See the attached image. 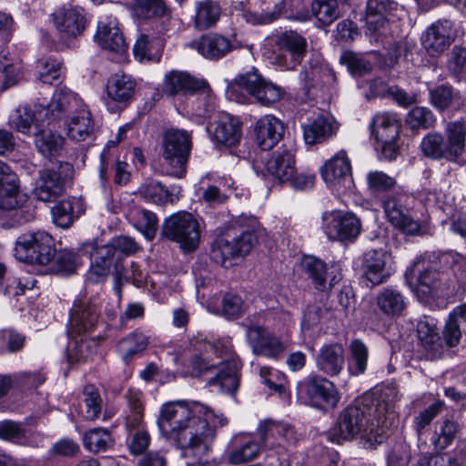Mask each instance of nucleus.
Returning a JSON list of instances; mask_svg holds the SVG:
<instances>
[{
    "label": "nucleus",
    "instance_id": "nucleus-58",
    "mask_svg": "<svg viewBox=\"0 0 466 466\" xmlns=\"http://www.w3.org/2000/svg\"><path fill=\"white\" fill-rule=\"evenodd\" d=\"M456 94L452 86L447 84L430 89L431 104L440 112H443L449 108Z\"/></svg>",
    "mask_w": 466,
    "mask_h": 466
},
{
    "label": "nucleus",
    "instance_id": "nucleus-37",
    "mask_svg": "<svg viewBox=\"0 0 466 466\" xmlns=\"http://www.w3.org/2000/svg\"><path fill=\"white\" fill-rule=\"evenodd\" d=\"M302 128L305 143L315 145L322 143L332 137L336 133L338 127L329 118L319 116L303 125Z\"/></svg>",
    "mask_w": 466,
    "mask_h": 466
},
{
    "label": "nucleus",
    "instance_id": "nucleus-12",
    "mask_svg": "<svg viewBox=\"0 0 466 466\" xmlns=\"http://www.w3.org/2000/svg\"><path fill=\"white\" fill-rule=\"evenodd\" d=\"M321 220L322 231L330 240L353 241L361 231V221L352 212L325 211Z\"/></svg>",
    "mask_w": 466,
    "mask_h": 466
},
{
    "label": "nucleus",
    "instance_id": "nucleus-16",
    "mask_svg": "<svg viewBox=\"0 0 466 466\" xmlns=\"http://www.w3.org/2000/svg\"><path fill=\"white\" fill-rule=\"evenodd\" d=\"M400 124L395 114L379 113L373 117L371 132L381 144L383 153L390 158L396 157L395 142L399 137Z\"/></svg>",
    "mask_w": 466,
    "mask_h": 466
},
{
    "label": "nucleus",
    "instance_id": "nucleus-36",
    "mask_svg": "<svg viewBox=\"0 0 466 466\" xmlns=\"http://www.w3.org/2000/svg\"><path fill=\"white\" fill-rule=\"evenodd\" d=\"M213 137L227 147L237 145L241 137V122L231 115H220L216 122Z\"/></svg>",
    "mask_w": 466,
    "mask_h": 466
},
{
    "label": "nucleus",
    "instance_id": "nucleus-31",
    "mask_svg": "<svg viewBox=\"0 0 466 466\" xmlns=\"http://www.w3.org/2000/svg\"><path fill=\"white\" fill-rule=\"evenodd\" d=\"M446 289L443 275L437 270L429 269L420 274L413 292L421 303L426 304L442 296Z\"/></svg>",
    "mask_w": 466,
    "mask_h": 466
},
{
    "label": "nucleus",
    "instance_id": "nucleus-34",
    "mask_svg": "<svg viewBox=\"0 0 466 466\" xmlns=\"http://www.w3.org/2000/svg\"><path fill=\"white\" fill-rule=\"evenodd\" d=\"M88 248L95 249L94 253H91V266L86 273V280L91 283L104 282L114 264H116V282L120 281V269L116 264V261L111 256H102L100 254V247L96 248L93 244L89 243L85 246L86 252H88Z\"/></svg>",
    "mask_w": 466,
    "mask_h": 466
},
{
    "label": "nucleus",
    "instance_id": "nucleus-39",
    "mask_svg": "<svg viewBox=\"0 0 466 466\" xmlns=\"http://www.w3.org/2000/svg\"><path fill=\"white\" fill-rule=\"evenodd\" d=\"M376 304L386 316H400L407 302L403 294L391 287L383 288L376 296Z\"/></svg>",
    "mask_w": 466,
    "mask_h": 466
},
{
    "label": "nucleus",
    "instance_id": "nucleus-7",
    "mask_svg": "<svg viewBox=\"0 0 466 466\" xmlns=\"http://www.w3.org/2000/svg\"><path fill=\"white\" fill-rule=\"evenodd\" d=\"M188 367L195 377L216 371L208 383L218 385L222 391L233 394L238 388V368L234 361L212 362L206 356L196 353L190 357Z\"/></svg>",
    "mask_w": 466,
    "mask_h": 466
},
{
    "label": "nucleus",
    "instance_id": "nucleus-26",
    "mask_svg": "<svg viewBox=\"0 0 466 466\" xmlns=\"http://www.w3.org/2000/svg\"><path fill=\"white\" fill-rule=\"evenodd\" d=\"M206 86V80L198 79L187 72L172 70L168 72L163 81L162 91L167 96L182 95H195L199 88Z\"/></svg>",
    "mask_w": 466,
    "mask_h": 466
},
{
    "label": "nucleus",
    "instance_id": "nucleus-11",
    "mask_svg": "<svg viewBox=\"0 0 466 466\" xmlns=\"http://www.w3.org/2000/svg\"><path fill=\"white\" fill-rule=\"evenodd\" d=\"M72 173L68 163L45 167L38 170L33 193L42 202H53L65 191L66 181Z\"/></svg>",
    "mask_w": 466,
    "mask_h": 466
},
{
    "label": "nucleus",
    "instance_id": "nucleus-49",
    "mask_svg": "<svg viewBox=\"0 0 466 466\" xmlns=\"http://www.w3.org/2000/svg\"><path fill=\"white\" fill-rule=\"evenodd\" d=\"M38 79L52 85L54 81L60 80L65 74L63 63L56 57L50 56L37 61Z\"/></svg>",
    "mask_w": 466,
    "mask_h": 466
},
{
    "label": "nucleus",
    "instance_id": "nucleus-10",
    "mask_svg": "<svg viewBox=\"0 0 466 466\" xmlns=\"http://www.w3.org/2000/svg\"><path fill=\"white\" fill-rule=\"evenodd\" d=\"M410 196L401 187L387 194L382 199V208L389 222L406 234L417 235L420 231V223L415 220L409 211Z\"/></svg>",
    "mask_w": 466,
    "mask_h": 466
},
{
    "label": "nucleus",
    "instance_id": "nucleus-2",
    "mask_svg": "<svg viewBox=\"0 0 466 466\" xmlns=\"http://www.w3.org/2000/svg\"><path fill=\"white\" fill-rule=\"evenodd\" d=\"M390 410L388 404L380 400L374 403L370 396L357 400L339 412L329 431L331 441L340 443L360 437L370 446L382 442L383 428L387 427L386 415H393Z\"/></svg>",
    "mask_w": 466,
    "mask_h": 466
},
{
    "label": "nucleus",
    "instance_id": "nucleus-44",
    "mask_svg": "<svg viewBox=\"0 0 466 466\" xmlns=\"http://www.w3.org/2000/svg\"><path fill=\"white\" fill-rule=\"evenodd\" d=\"M128 219L147 239L152 240L155 238L158 228V219L153 212L134 208L129 212Z\"/></svg>",
    "mask_w": 466,
    "mask_h": 466
},
{
    "label": "nucleus",
    "instance_id": "nucleus-20",
    "mask_svg": "<svg viewBox=\"0 0 466 466\" xmlns=\"http://www.w3.org/2000/svg\"><path fill=\"white\" fill-rule=\"evenodd\" d=\"M301 267L315 288L319 290H326L333 287L341 279L340 268L338 264H331L329 267L319 258L313 256H306L301 260Z\"/></svg>",
    "mask_w": 466,
    "mask_h": 466
},
{
    "label": "nucleus",
    "instance_id": "nucleus-51",
    "mask_svg": "<svg viewBox=\"0 0 466 466\" xmlns=\"http://www.w3.org/2000/svg\"><path fill=\"white\" fill-rule=\"evenodd\" d=\"M138 249V245L134 238L127 236H119L110 240L107 245L100 247L102 256H111L116 261L117 256L123 254L129 256Z\"/></svg>",
    "mask_w": 466,
    "mask_h": 466
},
{
    "label": "nucleus",
    "instance_id": "nucleus-55",
    "mask_svg": "<svg viewBox=\"0 0 466 466\" xmlns=\"http://www.w3.org/2000/svg\"><path fill=\"white\" fill-rule=\"evenodd\" d=\"M166 9L163 0H134L132 5L133 15L141 19L162 16Z\"/></svg>",
    "mask_w": 466,
    "mask_h": 466
},
{
    "label": "nucleus",
    "instance_id": "nucleus-63",
    "mask_svg": "<svg viewBox=\"0 0 466 466\" xmlns=\"http://www.w3.org/2000/svg\"><path fill=\"white\" fill-rule=\"evenodd\" d=\"M197 95L196 102L197 107L195 108L196 115L206 117L216 108L215 96L212 94L211 88L206 81V86L199 88L195 93Z\"/></svg>",
    "mask_w": 466,
    "mask_h": 466
},
{
    "label": "nucleus",
    "instance_id": "nucleus-61",
    "mask_svg": "<svg viewBox=\"0 0 466 466\" xmlns=\"http://www.w3.org/2000/svg\"><path fill=\"white\" fill-rule=\"evenodd\" d=\"M83 397L86 408V419L96 420L102 410V399L98 390L94 385H86L83 390Z\"/></svg>",
    "mask_w": 466,
    "mask_h": 466
},
{
    "label": "nucleus",
    "instance_id": "nucleus-22",
    "mask_svg": "<svg viewBox=\"0 0 466 466\" xmlns=\"http://www.w3.org/2000/svg\"><path fill=\"white\" fill-rule=\"evenodd\" d=\"M94 39L103 49L112 52L123 53L127 48L118 21L112 16H106L98 22Z\"/></svg>",
    "mask_w": 466,
    "mask_h": 466
},
{
    "label": "nucleus",
    "instance_id": "nucleus-60",
    "mask_svg": "<svg viewBox=\"0 0 466 466\" xmlns=\"http://www.w3.org/2000/svg\"><path fill=\"white\" fill-rule=\"evenodd\" d=\"M340 61L347 66L349 72L353 76H363L370 74L372 70V66L370 61L353 52L343 53Z\"/></svg>",
    "mask_w": 466,
    "mask_h": 466
},
{
    "label": "nucleus",
    "instance_id": "nucleus-56",
    "mask_svg": "<svg viewBox=\"0 0 466 466\" xmlns=\"http://www.w3.org/2000/svg\"><path fill=\"white\" fill-rule=\"evenodd\" d=\"M459 424L451 419H444L441 420L435 430L436 438L433 440V444L436 449L444 450L456 438L459 432Z\"/></svg>",
    "mask_w": 466,
    "mask_h": 466
},
{
    "label": "nucleus",
    "instance_id": "nucleus-24",
    "mask_svg": "<svg viewBox=\"0 0 466 466\" xmlns=\"http://www.w3.org/2000/svg\"><path fill=\"white\" fill-rule=\"evenodd\" d=\"M247 339L256 355L276 358L285 350V346L279 339L260 326L248 328Z\"/></svg>",
    "mask_w": 466,
    "mask_h": 466
},
{
    "label": "nucleus",
    "instance_id": "nucleus-45",
    "mask_svg": "<svg viewBox=\"0 0 466 466\" xmlns=\"http://www.w3.org/2000/svg\"><path fill=\"white\" fill-rule=\"evenodd\" d=\"M83 445L89 452H105L113 447L114 439L107 429L94 428L84 433Z\"/></svg>",
    "mask_w": 466,
    "mask_h": 466
},
{
    "label": "nucleus",
    "instance_id": "nucleus-53",
    "mask_svg": "<svg viewBox=\"0 0 466 466\" xmlns=\"http://www.w3.org/2000/svg\"><path fill=\"white\" fill-rule=\"evenodd\" d=\"M96 342L93 339L75 340L68 350V361L72 364L88 361L96 353Z\"/></svg>",
    "mask_w": 466,
    "mask_h": 466
},
{
    "label": "nucleus",
    "instance_id": "nucleus-8",
    "mask_svg": "<svg viewBox=\"0 0 466 466\" xmlns=\"http://www.w3.org/2000/svg\"><path fill=\"white\" fill-rule=\"evenodd\" d=\"M162 235L178 243L182 249L192 251L199 244V224L191 213L177 212L164 221Z\"/></svg>",
    "mask_w": 466,
    "mask_h": 466
},
{
    "label": "nucleus",
    "instance_id": "nucleus-5",
    "mask_svg": "<svg viewBox=\"0 0 466 466\" xmlns=\"http://www.w3.org/2000/svg\"><path fill=\"white\" fill-rule=\"evenodd\" d=\"M161 148L166 174L184 177L192 149L191 134L179 129L167 130L163 136Z\"/></svg>",
    "mask_w": 466,
    "mask_h": 466
},
{
    "label": "nucleus",
    "instance_id": "nucleus-19",
    "mask_svg": "<svg viewBox=\"0 0 466 466\" xmlns=\"http://www.w3.org/2000/svg\"><path fill=\"white\" fill-rule=\"evenodd\" d=\"M86 106V103L77 93L64 86L54 92L50 102L43 111L47 120H56L69 114L73 116Z\"/></svg>",
    "mask_w": 466,
    "mask_h": 466
},
{
    "label": "nucleus",
    "instance_id": "nucleus-41",
    "mask_svg": "<svg viewBox=\"0 0 466 466\" xmlns=\"http://www.w3.org/2000/svg\"><path fill=\"white\" fill-rule=\"evenodd\" d=\"M221 15L220 5L213 0H202L195 3L194 25L198 30L215 25Z\"/></svg>",
    "mask_w": 466,
    "mask_h": 466
},
{
    "label": "nucleus",
    "instance_id": "nucleus-28",
    "mask_svg": "<svg viewBox=\"0 0 466 466\" xmlns=\"http://www.w3.org/2000/svg\"><path fill=\"white\" fill-rule=\"evenodd\" d=\"M254 130L259 147L268 150L282 139L285 127L280 119L268 114L257 120Z\"/></svg>",
    "mask_w": 466,
    "mask_h": 466
},
{
    "label": "nucleus",
    "instance_id": "nucleus-47",
    "mask_svg": "<svg viewBox=\"0 0 466 466\" xmlns=\"http://www.w3.org/2000/svg\"><path fill=\"white\" fill-rule=\"evenodd\" d=\"M140 195L149 202L162 205L167 202L175 203L179 199L178 192H169L164 186L157 181H147L139 187Z\"/></svg>",
    "mask_w": 466,
    "mask_h": 466
},
{
    "label": "nucleus",
    "instance_id": "nucleus-4",
    "mask_svg": "<svg viewBox=\"0 0 466 466\" xmlns=\"http://www.w3.org/2000/svg\"><path fill=\"white\" fill-rule=\"evenodd\" d=\"M238 89H245L257 103L268 107L280 101L284 96V90L281 86L265 79L255 68L238 74L228 87V97L243 104L247 97L240 95Z\"/></svg>",
    "mask_w": 466,
    "mask_h": 466
},
{
    "label": "nucleus",
    "instance_id": "nucleus-21",
    "mask_svg": "<svg viewBox=\"0 0 466 466\" xmlns=\"http://www.w3.org/2000/svg\"><path fill=\"white\" fill-rule=\"evenodd\" d=\"M456 30L449 19H440L426 31L423 45L431 56L443 53L454 41Z\"/></svg>",
    "mask_w": 466,
    "mask_h": 466
},
{
    "label": "nucleus",
    "instance_id": "nucleus-54",
    "mask_svg": "<svg viewBox=\"0 0 466 466\" xmlns=\"http://www.w3.org/2000/svg\"><path fill=\"white\" fill-rule=\"evenodd\" d=\"M312 12L323 25H329L339 16L337 0H314Z\"/></svg>",
    "mask_w": 466,
    "mask_h": 466
},
{
    "label": "nucleus",
    "instance_id": "nucleus-29",
    "mask_svg": "<svg viewBox=\"0 0 466 466\" xmlns=\"http://www.w3.org/2000/svg\"><path fill=\"white\" fill-rule=\"evenodd\" d=\"M98 321V311L95 305L86 302L75 303L70 311L69 332L81 335L93 330Z\"/></svg>",
    "mask_w": 466,
    "mask_h": 466
},
{
    "label": "nucleus",
    "instance_id": "nucleus-9",
    "mask_svg": "<svg viewBox=\"0 0 466 466\" xmlns=\"http://www.w3.org/2000/svg\"><path fill=\"white\" fill-rule=\"evenodd\" d=\"M398 4L392 0H368L360 21L367 35L378 40L390 33L391 23L396 18Z\"/></svg>",
    "mask_w": 466,
    "mask_h": 466
},
{
    "label": "nucleus",
    "instance_id": "nucleus-40",
    "mask_svg": "<svg viewBox=\"0 0 466 466\" xmlns=\"http://www.w3.org/2000/svg\"><path fill=\"white\" fill-rule=\"evenodd\" d=\"M136 81L131 76L115 74L107 82L106 94L109 98L118 103H127L134 96Z\"/></svg>",
    "mask_w": 466,
    "mask_h": 466
},
{
    "label": "nucleus",
    "instance_id": "nucleus-13",
    "mask_svg": "<svg viewBox=\"0 0 466 466\" xmlns=\"http://www.w3.org/2000/svg\"><path fill=\"white\" fill-rule=\"evenodd\" d=\"M299 396L310 406L326 410L334 408L339 401L335 385L326 378L314 375L307 378L298 386Z\"/></svg>",
    "mask_w": 466,
    "mask_h": 466
},
{
    "label": "nucleus",
    "instance_id": "nucleus-42",
    "mask_svg": "<svg viewBox=\"0 0 466 466\" xmlns=\"http://www.w3.org/2000/svg\"><path fill=\"white\" fill-rule=\"evenodd\" d=\"M149 339L142 332L135 331L122 339L117 344V352L125 363L131 361L136 356L143 352L148 346Z\"/></svg>",
    "mask_w": 466,
    "mask_h": 466
},
{
    "label": "nucleus",
    "instance_id": "nucleus-64",
    "mask_svg": "<svg viewBox=\"0 0 466 466\" xmlns=\"http://www.w3.org/2000/svg\"><path fill=\"white\" fill-rule=\"evenodd\" d=\"M444 407V402L442 400H437L431 404L428 408L421 410L415 418H414V429L416 431L420 434L423 430L431 424V422L437 417L438 414L441 413Z\"/></svg>",
    "mask_w": 466,
    "mask_h": 466
},
{
    "label": "nucleus",
    "instance_id": "nucleus-43",
    "mask_svg": "<svg viewBox=\"0 0 466 466\" xmlns=\"http://www.w3.org/2000/svg\"><path fill=\"white\" fill-rule=\"evenodd\" d=\"M258 434L263 444L268 445L271 437L279 436L285 443L294 442L296 440L295 431L290 425L277 423L273 420H264L258 424ZM273 446L274 442L269 443Z\"/></svg>",
    "mask_w": 466,
    "mask_h": 466
},
{
    "label": "nucleus",
    "instance_id": "nucleus-35",
    "mask_svg": "<svg viewBox=\"0 0 466 466\" xmlns=\"http://www.w3.org/2000/svg\"><path fill=\"white\" fill-rule=\"evenodd\" d=\"M321 176L329 186L350 180L351 164L345 150H339L321 168Z\"/></svg>",
    "mask_w": 466,
    "mask_h": 466
},
{
    "label": "nucleus",
    "instance_id": "nucleus-17",
    "mask_svg": "<svg viewBox=\"0 0 466 466\" xmlns=\"http://www.w3.org/2000/svg\"><path fill=\"white\" fill-rule=\"evenodd\" d=\"M54 25L62 39L81 35L87 25L86 15L80 6L62 7L53 14Z\"/></svg>",
    "mask_w": 466,
    "mask_h": 466
},
{
    "label": "nucleus",
    "instance_id": "nucleus-57",
    "mask_svg": "<svg viewBox=\"0 0 466 466\" xmlns=\"http://www.w3.org/2000/svg\"><path fill=\"white\" fill-rule=\"evenodd\" d=\"M368 189L372 194H382L397 189V181L394 177L379 170L370 171L366 177Z\"/></svg>",
    "mask_w": 466,
    "mask_h": 466
},
{
    "label": "nucleus",
    "instance_id": "nucleus-62",
    "mask_svg": "<svg viewBox=\"0 0 466 466\" xmlns=\"http://www.w3.org/2000/svg\"><path fill=\"white\" fill-rule=\"evenodd\" d=\"M25 344V336L12 329L0 330V350L10 353L20 351Z\"/></svg>",
    "mask_w": 466,
    "mask_h": 466
},
{
    "label": "nucleus",
    "instance_id": "nucleus-38",
    "mask_svg": "<svg viewBox=\"0 0 466 466\" xmlns=\"http://www.w3.org/2000/svg\"><path fill=\"white\" fill-rule=\"evenodd\" d=\"M66 132L70 139L86 141L94 134V122L87 106L74 114L66 123Z\"/></svg>",
    "mask_w": 466,
    "mask_h": 466
},
{
    "label": "nucleus",
    "instance_id": "nucleus-52",
    "mask_svg": "<svg viewBox=\"0 0 466 466\" xmlns=\"http://www.w3.org/2000/svg\"><path fill=\"white\" fill-rule=\"evenodd\" d=\"M351 362L350 371L352 375L363 374L367 370L369 350L367 346L359 339H353L350 344Z\"/></svg>",
    "mask_w": 466,
    "mask_h": 466
},
{
    "label": "nucleus",
    "instance_id": "nucleus-1",
    "mask_svg": "<svg viewBox=\"0 0 466 466\" xmlns=\"http://www.w3.org/2000/svg\"><path fill=\"white\" fill-rule=\"evenodd\" d=\"M227 423L222 414H216L199 402L184 400L164 404L157 419L161 434L173 440L184 457L198 460L187 466H213L202 459L211 450L216 430Z\"/></svg>",
    "mask_w": 466,
    "mask_h": 466
},
{
    "label": "nucleus",
    "instance_id": "nucleus-3",
    "mask_svg": "<svg viewBox=\"0 0 466 466\" xmlns=\"http://www.w3.org/2000/svg\"><path fill=\"white\" fill-rule=\"evenodd\" d=\"M465 141L466 125L457 120L446 125L444 135L440 132L426 135L420 142V149L431 159L457 162L465 150Z\"/></svg>",
    "mask_w": 466,
    "mask_h": 466
},
{
    "label": "nucleus",
    "instance_id": "nucleus-32",
    "mask_svg": "<svg viewBox=\"0 0 466 466\" xmlns=\"http://www.w3.org/2000/svg\"><path fill=\"white\" fill-rule=\"evenodd\" d=\"M345 352L339 343H329L320 347L317 357V368L329 376L339 375L344 368Z\"/></svg>",
    "mask_w": 466,
    "mask_h": 466
},
{
    "label": "nucleus",
    "instance_id": "nucleus-18",
    "mask_svg": "<svg viewBox=\"0 0 466 466\" xmlns=\"http://www.w3.org/2000/svg\"><path fill=\"white\" fill-rule=\"evenodd\" d=\"M26 200V195L20 190L17 175L10 166L0 160V209L16 210Z\"/></svg>",
    "mask_w": 466,
    "mask_h": 466
},
{
    "label": "nucleus",
    "instance_id": "nucleus-23",
    "mask_svg": "<svg viewBox=\"0 0 466 466\" xmlns=\"http://www.w3.org/2000/svg\"><path fill=\"white\" fill-rule=\"evenodd\" d=\"M296 171L294 152L290 149L280 148L273 152L265 163L263 175L283 183L291 181Z\"/></svg>",
    "mask_w": 466,
    "mask_h": 466
},
{
    "label": "nucleus",
    "instance_id": "nucleus-27",
    "mask_svg": "<svg viewBox=\"0 0 466 466\" xmlns=\"http://www.w3.org/2000/svg\"><path fill=\"white\" fill-rule=\"evenodd\" d=\"M268 446L259 441H257L251 435L241 433L236 435L230 442V450L228 451L227 460L228 463L233 465H239L252 460H255L262 447Z\"/></svg>",
    "mask_w": 466,
    "mask_h": 466
},
{
    "label": "nucleus",
    "instance_id": "nucleus-6",
    "mask_svg": "<svg viewBox=\"0 0 466 466\" xmlns=\"http://www.w3.org/2000/svg\"><path fill=\"white\" fill-rule=\"evenodd\" d=\"M14 256L25 263L47 265L55 256L54 239L44 231L21 234L15 243Z\"/></svg>",
    "mask_w": 466,
    "mask_h": 466
},
{
    "label": "nucleus",
    "instance_id": "nucleus-50",
    "mask_svg": "<svg viewBox=\"0 0 466 466\" xmlns=\"http://www.w3.org/2000/svg\"><path fill=\"white\" fill-rule=\"evenodd\" d=\"M162 47V41L158 38H150L147 35H140L137 39L133 53L140 62L152 61L159 56V49Z\"/></svg>",
    "mask_w": 466,
    "mask_h": 466
},
{
    "label": "nucleus",
    "instance_id": "nucleus-30",
    "mask_svg": "<svg viewBox=\"0 0 466 466\" xmlns=\"http://www.w3.org/2000/svg\"><path fill=\"white\" fill-rule=\"evenodd\" d=\"M228 2L230 4L232 14L241 16L247 23L253 25H266L274 22L281 16L285 7V0H280L272 10L257 15L249 10V0H228Z\"/></svg>",
    "mask_w": 466,
    "mask_h": 466
},
{
    "label": "nucleus",
    "instance_id": "nucleus-14",
    "mask_svg": "<svg viewBox=\"0 0 466 466\" xmlns=\"http://www.w3.org/2000/svg\"><path fill=\"white\" fill-rule=\"evenodd\" d=\"M391 254L384 249L366 251L361 260L362 279L371 287L385 283L393 274Z\"/></svg>",
    "mask_w": 466,
    "mask_h": 466
},
{
    "label": "nucleus",
    "instance_id": "nucleus-15",
    "mask_svg": "<svg viewBox=\"0 0 466 466\" xmlns=\"http://www.w3.org/2000/svg\"><path fill=\"white\" fill-rule=\"evenodd\" d=\"M257 241L253 231H244L231 241L219 239L213 246L211 258L225 268L232 265V259L246 256Z\"/></svg>",
    "mask_w": 466,
    "mask_h": 466
},
{
    "label": "nucleus",
    "instance_id": "nucleus-48",
    "mask_svg": "<svg viewBox=\"0 0 466 466\" xmlns=\"http://www.w3.org/2000/svg\"><path fill=\"white\" fill-rule=\"evenodd\" d=\"M35 144L44 157H54L62 150L64 138L51 130H42L36 134Z\"/></svg>",
    "mask_w": 466,
    "mask_h": 466
},
{
    "label": "nucleus",
    "instance_id": "nucleus-59",
    "mask_svg": "<svg viewBox=\"0 0 466 466\" xmlns=\"http://www.w3.org/2000/svg\"><path fill=\"white\" fill-rule=\"evenodd\" d=\"M435 121L433 113L425 106L413 107L406 116V124L411 129L429 128L434 125Z\"/></svg>",
    "mask_w": 466,
    "mask_h": 466
},
{
    "label": "nucleus",
    "instance_id": "nucleus-33",
    "mask_svg": "<svg viewBox=\"0 0 466 466\" xmlns=\"http://www.w3.org/2000/svg\"><path fill=\"white\" fill-rule=\"evenodd\" d=\"M276 45L280 50L288 52L290 61L286 64V69L294 70L302 62L308 48L304 36L296 31H285L278 36Z\"/></svg>",
    "mask_w": 466,
    "mask_h": 466
},
{
    "label": "nucleus",
    "instance_id": "nucleus-46",
    "mask_svg": "<svg viewBox=\"0 0 466 466\" xmlns=\"http://www.w3.org/2000/svg\"><path fill=\"white\" fill-rule=\"evenodd\" d=\"M80 201L76 198L64 199L56 204L52 209L51 214L54 223L60 228H68L74 221L75 217H78L80 210Z\"/></svg>",
    "mask_w": 466,
    "mask_h": 466
},
{
    "label": "nucleus",
    "instance_id": "nucleus-25",
    "mask_svg": "<svg viewBox=\"0 0 466 466\" xmlns=\"http://www.w3.org/2000/svg\"><path fill=\"white\" fill-rule=\"evenodd\" d=\"M189 46L209 60H218L233 49L231 40L217 33L205 34L191 41Z\"/></svg>",
    "mask_w": 466,
    "mask_h": 466
}]
</instances>
